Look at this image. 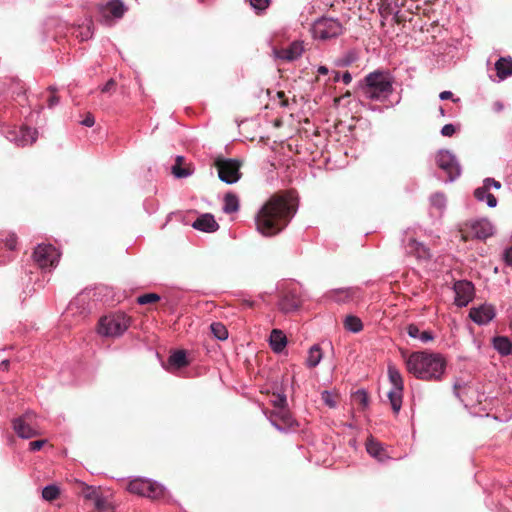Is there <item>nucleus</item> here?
<instances>
[{
  "mask_svg": "<svg viewBox=\"0 0 512 512\" xmlns=\"http://www.w3.org/2000/svg\"><path fill=\"white\" fill-rule=\"evenodd\" d=\"M297 199L290 191L271 195L255 216L256 230L265 237L282 232L297 212Z\"/></svg>",
  "mask_w": 512,
  "mask_h": 512,
  "instance_id": "obj_1",
  "label": "nucleus"
},
{
  "mask_svg": "<svg viewBox=\"0 0 512 512\" xmlns=\"http://www.w3.org/2000/svg\"><path fill=\"white\" fill-rule=\"evenodd\" d=\"M407 370L424 381H439L445 373L446 360L441 354L413 352L406 361Z\"/></svg>",
  "mask_w": 512,
  "mask_h": 512,
  "instance_id": "obj_2",
  "label": "nucleus"
},
{
  "mask_svg": "<svg viewBox=\"0 0 512 512\" xmlns=\"http://www.w3.org/2000/svg\"><path fill=\"white\" fill-rule=\"evenodd\" d=\"M392 84V79L388 73L374 71L364 78L361 91L367 99L383 101L392 94Z\"/></svg>",
  "mask_w": 512,
  "mask_h": 512,
  "instance_id": "obj_3",
  "label": "nucleus"
},
{
  "mask_svg": "<svg viewBox=\"0 0 512 512\" xmlns=\"http://www.w3.org/2000/svg\"><path fill=\"white\" fill-rule=\"evenodd\" d=\"M130 321L123 313L104 316L99 321L98 333L106 337H118L128 329Z\"/></svg>",
  "mask_w": 512,
  "mask_h": 512,
  "instance_id": "obj_4",
  "label": "nucleus"
},
{
  "mask_svg": "<svg viewBox=\"0 0 512 512\" xmlns=\"http://www.w3.org/2000/svg\"><path fill=\"white\" fill-rule=\"evenodd\" d=\"M492 234V225L487 220L467 221L461 224L458 230V235L464 242L472 239L484 240Z\"/></svg>",
  "mask_w": 512,
  "mask_h": 512,
  "instance_id": "obj_5",
  "label": "nucleus"
},
{
  "mask_svg": "<svg viewBox=\"0 0 512 512\" xmlns=\"http://www.w3.org/2000/svg\"><path fill=\"white\" fill-rule=\"evenodd\" d=\"M214 166L217 168L219 179L227 184L236 183L242 176L240 172L242 162L240 160L218 157Z\"/></svg>",
  "mask_w": 512,
  "mask_h": 512,
  "instance_id": "obj_6",
  "label": "nucleus"
},
{
  "mask_svg": "<svg viewBox=\"0 0 512 512\" xmlns=\"http://www.w3.org/2000/svg\"><path fill=\"white\" fill-rule=\"evenodd\" d=\"M342 31V24L333 18H321L313 26L315 37L323 40L337 37Z\"/></svg>",
  "mask_w": 512,
  "mask_h": 512,
  "instance_id": "obj_7",
  "label": "nucleus"
},
{
  "mask_svg": "<svg viewBox=\"0 0 512 512\" xmlns=\"http://www.w3.org/2000/svg\"><path fill=\"white\" fill-rule=\"evenodd\" d=\"M33 259L42 269L54 267L59 259V252L51 244H39L34 252Z\"/></svg>",
  "mask_w": 512,
  "mask_h": 512,
  "instance_id": "obj_8",
  "label": "nucleus"
},
{
  "mask_svg": "<svg viewBox=\"0 0 512 512\" xmlns=\"http://www.w3.org/2000/svg\"><path fill=\"white\" fill-rule=\"evenodd\" d=\"M128 491L133 494L157 499L163 494V489L157 483L144 479H135L128 484Z\"/></svg>",
  "mask_w": 512,
  "mask_h": 512,
  "instance_id": "obj_9",
  "label": "nucleus"
},
{
  "mask_svg": "<svg viewBox=\"0 0 512 512\" xmlns=\"http://www.w3.org/2000/svg\"><path fill=\"white\" fill-rule=\"evenodd\" d=\"M38 132L28 126H21L7 131V138L17 146L25 147L33 144L37 140Z\"/></svg>",
  "mask_w": 512,
  "mask_h": 512,
  "instance_id": "obj_10",
  "label": "nucleus"
},
{
  "mask_svg": "<svg viewBox=\"0 0 512 512\" xmlns=\"http://www.w3.org/2000/svg\"><path fill=\"white\" fill-rule=\"evenodd\" d=\"M35 418V414L27 412L24 415L13 419L12 425L15 433L24 439H30L37 436L38 431L32 427V421Z\"/></svg>",
  "mask_w": 512,
  "mask_h": 512,
  "instance_id": "obj_11",
  "label": "nucleus"
},
{
  "mask_svg": "<svg viewBox=\"0 0 512 512\" xmlns=\"http://www.w3.org/2000/svg\"><path fill=\"white\" fill-rule=\"evenodd\" d=\"M97 9L102 20L106 23H110L113 19L122 18L127 10L121 0H111L106 4H99Z\"/></svg>",
  "mask_w": 512,
  "mask_h": 512,
  "instance_id": "obj_12",
  "label": "nucleus"
},
{
  "mask_svg": "<svg viewBox=\"0 0 512 512\" xmlns=\"http://www.w3.org/2000/svg\"><path fill=\"white\" fill-rule=\"evenodd\" d=\"M437 166L444 170L450 180H454L460 174V167L454 157L447 150H441L436 155Z\"/></svg>",
  "mask_w": 512,
  "mask_h": 512,
  "instance_id": "obj_13",
  "label": "nucleus"
},
{
  "mask_svg": "<svg viewBox=\"0 0 512 512\" xmlns=\"http://www.w3.org/2000/svg\"><path fill=\"white\" fill-rule=\"evenodd\" d=\"M302 300L295 288H289L282 292L278 307L283 313H290L300 308Z\"/></svg>",
  "mask_w": 512,
  "mask_h": 512,
  "instance_id": "obj_14",
  "label": "nucleus"
},
{
  "mask_svg": "<svg viewBox=\"0 0 512 512\" xmlns=\"http://www.w3.org/2000/svg\"><path fill=\"white\" fill-rule=\"evenodd\" d=\"M453 290L455 292V304L459 307L467 306L474 297V286L469 281H456Z\"/></svg>",
  "mask_w": 512,
  "mask_h": 512,
  "instance_id": "obj_15",
  "label": "nucleus"
},
{
  "mask_svg": "<svg viewBox=\"0 0 512 512\" xmlns=\"http://www.w3.org/2000/svg\"><path fill=\"white\" fill-rule=\"evenodd\" d=\"M271 423L279 430H286L295 424L291 412L287 408L271 410L268 414Z\"/></svg>",
  "mask_w": 512,
  "mask_h": 512,
  "instance_id": "obj_16",
  "label": "nucleus"
},
{
  "mask_svg": "<svg viewBox=\"0 0 512 512\" xmlns=\"http://www.w3.org/2000/svg\"><path fill=\"white\" fill-rule=\"evenodd\" d=\"M469 317L479 325L489 323L495 317V309L492 305H481L470 309Z\"/></svg>",
  "mask_w": 512,
  "mask_h": 512,
  "instance_id": "obj_17",
  "label": "nucleus"
},
{
  "mask_svg": "<svg viewBox=\"0 0 512 512\" xmlns=\"http://www.w3.org/2000/svg\"><path fill=\"white\" fill-rule=\"evenodd\" d=\"M304 51L303 43L300 41L292 42L287 48L274 49V55L276 58L284 61H294L298 59Z\"/></svg>",
  "mask_w": 512,
  "mask_h": 512,
  "instance_id": "obj_18",
  "label": "nucleus"
},
{
  "mask_svg": "<svg viewBox=\"0 0 512 512\" xmlns=\"http://www.w3.org/2000/svg\"><path fill=\"white\" fill-rule=\"evenodd\" d=\"M74 490L76 494L93 503L101 495L100 487L90 486L79 480L75 481Z\"/></svg>",
  "mask_w": 512,
  "mask_h": 512,
  "instance_id": "obj_19",
  "label": "nucleus"
},
{
  "mask_svg": "<svg viewBox=\"0 0 512 512\" xmlns=\"http://www.w3.org/2000/svg\"><path fill=\"white\" fill-rule=\"evenodd\" d=\"M192 227L203 232L211 233L219 229V224L212 214L206 213L198 217L192 224Z\"/></svg>",
  "mask_w": 512,
  "mask_h": 512,
  "instance_id": "obj_20",
  "label": "nucleus"
},
{
  "mask_svg": "<svg viewBox=\"0 0 512 512\" xmlns=\"http://www.w3.org/2000/svg\"><path fill=\"white\" fill-rule=\"evenodd\" d=\"M287 344L285 334L279 329H273L270 334V346L275 353H280L284 350Z\"/></svg>",
  "mask_w": 512,
  "mask_h": 512,
  "instance_id": "obj_21",
  "label": "nucleus"
},
{
  "mask_svg": "<svg viewBox=\"0 0 512 512\" xmlns=\"http://www.w3.org/2000/svg\"><path fill=\"white\" fill-rule=\"evenodd\" d=\"M193 169L191 165H186L185 158L183 156H177L175 159V164L172 167V173L177 178L188 177L192 174Z\"/></svg>",
  "mask_w": 512,
  "mask_h": 512,
  "instance_id": "obj_22",
  "label": "nucleus"
},
{
  "mask_svg": "<svg viewBox=\"0 0 512 512\" xmlns=\"http://www.w3.org/2000/svg\"><path fill=\"white\" fill-rule=\"evenodd\" d=\"M493 347L502 356H508L512 354V342L506 336H497L493 339Z\"/></svg>",
  "mask_w": 512,
  "mask_h": 512,
  "instance_id": "obj_23",
  "label": "nucleus"
},
{
  "mask_svg": "<svg viewBox=\"0 0 512 512\" xmlns=\"http://www.w3.org/2000/svg\"><path fill=\"white\" fill-rule=\"evenodd\" d=\"M405 248L408 254L414 255L418 258H424L428 256V251L425 246L414 238L409 239Z\"/></svg>",
  "mask_w": 512,
  "mask_h": 512,
  "instance_id": "obj_24",
  "label": "nucleus"
},
{
  "mask_svg": "<svg viewBox=\"0 0 512 512\" xmlns=\"http://www.w3.org/2000/svg\"><path fill=\"white\" fill-rule=\"evenodd\" d=\"M495 69L497 72V76L500 79H505L512 75V59L510 58H500L495 63Z\"/></svg>",
  "mask_w": 512,
  "mask_h": 512,
  "instance_id": "obj_25",
  "label": "nucleus"
},
{
  "mask_svg": "<svg viewBox=\"0 0 512 512\" xmlns=\"http://www.w3.org/2000/svg\"><path fill=\"white\" fill-rule=\"evenodd\" d=\"M474 196L478 201L486 200L487 205L491 208L497 205L496 197L492 193H490L489 189L484 185L482 187L477 188L474 191Z\"/></svg>",
  "mask_w": 512,
  "mask_h": 512,
  "instance_id": "obj_26",
  "label": "nucleus"
},
{
  "mask_svg": "<svg viewBox=\"0 0 512 512\" xmlns=\"http://www.w3.org/2000/svg\"><path fill=\"white\" fill-rule=\"evenodd\" d=\"M168 364L176 369H180L189 364L184 350H177L173 352L168 358Z\"/></svg>",
  "mask_w": 512,
  "mask_h": 512,
  "instance_id": "obj_27",
  "label": "nucleus"
},
{
  "mask_svg": "<svg viewBox=\"0 0 512 512\" xmlns=\"http://www.w3.org/2000/svg\"><path fill=\"white\" fill-rule=\"evenodd\" d=\"M407 333L412 338H419L423 343L433 340V335L430 331H420L415 324H409L406 328Z\"/></svg>",
  "mask_w": 512,
  "mask_h": 512,
  "instance_id": "obj_28",
  "label": "nucleus"
},
{
  "mask_svg": "<svg viewBox=\"0 0 512 512\" xmlns=\"http://www.w3.org/2000/svg\"><path fill=\"white\" fill-rule=\"evenodd\" d=\"M225 213H235L239 210V199L236 194L228 192L224 196V207Z\"/></svg>",
  "mask_w": 512,
  "mask_h": 512,
  "instance_id": "obj_29",
  "label": "nucleus"
},
{
  "mask_svg": "<svg viewBox=\"0 0 512 512\" xmlns=\"http://www.w3.org/2000/svg\"><path fill=\"white\" fill-rule=\"evenodd\" d=\"M403 389H395L393 388L388 393V399L391 405V408L395 414H398L401 406H402V397H403Z\"/></svg>",
  "mask_w": 512,
  "mask_h": 512,
  "instance_id": "obj_30",
  "label": "nucleus"
},
{
  "mask_svg": "<svg viewBox=\"0 0 512 512\" xmlns=\"http://www.w3.org/2000/svg\"><path fill=\"white\" fill-rule=\"evenodd\" d=\"M388 377L393 385V388L395 389H403L404 388V382L402 375L400 371L396 368L395 365L389 364L388 365Z\"/></svg>",
  "mask_w": 512,
  "mask_h": 512,
  "instance_id": "obj_31",
  "label": "nucleus"
},
{
  "mask_svg": "<svg viewBox=\"0 0 512 512\" xmlns=\"http://www.w3.org/2000/svg\"><path fill=\"white\" fill-rule=\"evenodd\" d=\"M344 327L346 330H349L353 333H358L363 329V324L359 317L348 315L344 320Z\"/></svg>",
  "mask_w": 512,
  "mask_h": 512,
  "instance_id": "obj_32",
  "label": "nucleus"
},
{
  "mask_svg": "<svg viewBox=\"0 0 512 512\" xmlns=\"http://www.w3.org/2000/svg\"><path fill=\"white\" fill-rule=\"evenodd\" d=\"M322 359V352L318 345H313L309 350L307 365L311 368L316 367Z\"/></svg>",
  "mask_w": 512,
  "mask_h": 512,
  "instance_id": "obj_33",
  "label": "nucleus"
},
{
  "mask_svg": "<svg viewBox=\"0 0 512 512\" xmlns=\"http://www.w3.org/2000/svg\"><path fill=\"white\" fill-rule=\"evenodd\" d=\"M212 334L219 340H226L228 338V330L220 322H214L210 325Z\"/></svg>",
  "mask_w": 512,
  "mask_h": 512,
  "instance_id": "obj_34",
  "label": "nucleus"
},
{
  "mask_svg": "<svg viewBox=\"0 0 512 512\" xmlns=\"http://www.w3.org/2000/svg\"><path fill=\"white\" fill-rule=\"evenodd\" d=\"M60 489L56 485H48L42 490V497L47 501H53L58 498Z\"/></svg>",
  "mask_w": 512,
  "mask_h": 512,
  "instance_id": "obj_35",
  "label": "nucleus"
},
{
  "mask_svg": "<svg viewBox=\"0 0 512 512\" xmlns=\"http://www.w3.org/2000/svg\"><path fill=\"white\" fill-rule=\"evenodd\" d=\"M321 399L323 402L330 408H335L339 402V397L337 394H333L329 391H323L321 393Z\"/></svg>",
  "mask_w": 512,
  "mask_h": 512,
  "instance_id": "obj_36",
  "label": "nucleus"
},
{
  "mask_svg": "<svg viewBox=\"0 0 512 512\" xmlns=\"http://www.w3.org/2000/svg\"><path fill=\"white\" fill-rule=\"evenodd\" d=\"M366 450L371 456L381 459L380 455L383 448L378 442L369 440L366 444Z\"/></svg>",
  "mask_w": 512,
  "mask_h": 512,
  "instance_id": "obj_37",
  "label": "nucleus"
},
{
  "mask_svg": "<svg viewBox=\"0 0 512 512\" xmlns=\"http://www.w3.org/2000/svg\"><path fill=\"white\" fill-rule=\"evenodd\" d=\"M353 401L362 408H365L369 402L368 394L364 390H358L353 394Z\"/></svg>",
  "mask_w": 512,
  "mask_h": 512,
  "instance_id": "obj_38",
  "label": "nucleus"
},
{
  "mask_svg": "<svg viewBox=\"0 0 512 512\" xmlns=\"http://www.w3.org/2000/svg\"><path fill=\"white\" fill-rule=\"evenodd\" d=\"M271 403L274 407L273 410L287 408V398L285 395L282 394H273Z\"/></svg>",
  "mask_w": 512,
  "mask_h": 512,
  "instance_id": "obj_39",
  "label": "nucleus"
},
{
  "mask_svg": "<svg viewBox=\"0 0 512 512\" xmlns=\"http://www.w3.org/2000/svg\"><path fill=\"white\" fill-rule=\"evenodd\" d=\"M158 301H160V296L156 293L143 294L137 298V302L141 305L156 303Z\"/></svg>",
  "mask_w": 512,
  "mask_h": 512,
  "instance_id": "obj_40",
  "label": "nucleus"
},
{
  "mask_svg": "<svg viewBox=\"0 0 512 512\" xmlns=\"http://www.w3.org/2000/svg\"><path fill=\"white\" fill-rule=\"evenodd\" d=\"M48 91L50 92V96L47 99L48 108L52 109L60 102V97L56 94V88L53 86L48 87Z\"/></svg>",
  "mask_w": 512,
  "mask_h": 512,
  "instance_id": "obj_41",
  "label": "nucleus"
},
{
  "mask_svg": "<svg viewBox=\"0 0 512 512\" xmlns=\"http://www.w3.org/2000/svg\"><path fill=\"white\" fill-rule=\"evenodd\" d=\"M249 1H250V5L257 12H262V11L266 10L271 3V0H249Z\"/></svg>",
  "mask_w": 512,
  "mask_h": 512,
  "instance_id": "obj_42",
  "label": "nucleus"
},
{
  "mask_svg": "<svg viewBox=\"0 0 512 512\" xmlns=\"http://www.w3.org/2000/svg\"><path fill=\"white\" fill-rule=\"evenodd\" d=\"M3 241L7 249L14 250L17 245V236L13 233L8 234Z\"/></svg>",
  "mask_w": 512,
  "mask_h": 512,
  "instance_id": "obj_43",
  "label": "nucleus"
},
{
  "mask_svg": "<svg viewBox=\"0 0 512 512\" xmlns=\"http://www.w3.org/2000/svg\"><path fill=\"white\" fill-rule=\"evenodd\" d=\"M389 0H383L382 4L380 6V13L383 17H386L393 13V9L391 7V3L388 2Z\"/></svg>",
  "mask_w": 512,
  "mask_h": 512,
  "instance_id": "obj_44",
  "label": "nucleus"
},
{
  "mask_svg": "<svg viewBox=\"0 0 512 512\" xmlns=\"http://www.w3.org/2000/svg\"><path fill=\"white\" fill-rule=\"evenodd\" d=\"M94 506L99 512H104L109 508V504L102 498L101 495L94 502Z\"/></svg>",
  "mask_w": 512,
  "mask_h": 512,
  "instance_id": "obj_45",
  "label": "nucleus"
},
{
  "mask_svg": "<svg viewBox=\"0 0 512 512\" xmlns=\"http://www.w3.org/2000/svg\"><path fill=\"white\" fill-rule=\"evenodd\" d=\"M46 442L47 441L44 439L32 441L29 443V450L33 452L39 451L46 444Z\"/></svg>",
  "mask_w": 512,
  "mask_h": 512,
  "instance_id": "obj_46",
  "label": "nucleus"
},
{
  "mask_svg": "<svg viewBox=\"0 0 512 512\" xmlns=\"http://www.w3.org/2000/svg\"><path fill=\"white\" fill-rule=\"evenodd\" d=\"M456 129L452 124H446L441 129V134L446 137H451L455 133Z\"/></svg>",
  "mask_w": 512,
  "mask_h": 512,
  "instance_id": "obj_47",
  "label": "nucleus"
},
{
  "mask_svg": "<svg viewBox=\"0 0 512 512\" xmlns=\"http://www.w3.org/2000/svg\"><path fill=\"white\" fill-rule=\"evenodd\" d=\"M394 21L397 23V24H403L405 23L406 21H411V19H408L407 16L405 15V13L401 12V11H396L394 13Z\"/></svg>",
  "mask_w": 512,
  "mask_h": 512,
  "instance_id": "obj_48",
  "label": "nucleus"
},
{
  "mask_svg": "<svg viewBox=\"0 0 512 512\" xmlns=\"http://www.w3.org/2000/svg\"><path fill=\"white\" fill-rule=\"evenodd\" d=\"M483 185L486 186L489 190H490L491 187H494L496 189H499L501 187L500 182L496 181V180H494L492 178H486L484 180V184Z\"/></svg>",
  "mask_w": 512,
  "mask_h": 512,
  "instance_id": "obj_49",
  "label": "nucleus"
},
{
  "mask_svg": "<svg viewBox=\"0 0 512 512\" xmlns=\"http://www.w3.org/2000/svg\"><path fill=\"white\" fill-rule=\"evenodd\" d=\"M116 86V82L113 79L107 81V83L101 88L102 93L110 92Z\"/></svg>",
  "mask_w": 512,
  "mask_h": 512,
  "instance_id": "obj_50",
  "label": "nucleus"
},
{
  "mask_svg": "<svg viewBox=\"0 0 512 512\" xmlns=\"http://www.w3.org/2000/svg\"><path fill=\"white\" fill-rule=\"evenodd\" d=\"M84 126L92 127L95 123V118L91 113H87L84 120L81 122Z\"/></svg>",
  "mask_w": 512,
  "mask_h": 512,
  "instance_id": "obj_51",
  "label": "nucleus"
},
{
  "mask_svg": "<svg viewBox=\"0 0 512 512\" xmlns=\"http://www.w3.org/2000/svg\"><path fill=\"white\" fill-rule=\"evenodd\" d=\"M504 260L507 265L512 266V246L505 250Z\"/></svg>",
  "mask_w": 512,
  "mask_h": 512,
  "instance_id": "obj_52",
  "label": "nucleus"
},
{
  "mask_svg": "<svg viewBox=\"0 0 512 512\" xmlns=\"http://www.w3.org/2000/svg\"><path fill=\"white\" fill-rule=\"evenodd\" d=\"M277 97L280 99V105L282 107L288 106V99L286 98L284 91H278Z\"/></svg>",
  "mask_w": 512,
  "mask_h": 512,
  "instance_id": "obj_53",
  "label": "nucleus"
},
{
  "mask_svg": "<svg viewBox=\"0 0 512 512\" xmlns=\"http://www.w3.org/2000/svg\"><path fill=\"white\" fill-rule=\"evenodd\" d=\"M453 96L452 92L450 91H443L439 94V97L441 100H448L451 99Z\"/></svg>",
  "mask_w": 512,
  "mask_h": 512,
  "instance_id": "obj_54",
  "label": "nucleus"
},
{
  "mask_svg": "<svg viewBox=\"0 0 512 512\" xmlns=\"http://www.w3.org/2000/svg\"><path fill=\"white\" fill-rule=\"evenodd\" d=\"M352 80V76L351 74L347 71L343 74L342 76V81L345 83V84H349Z\"/></svg>",
  "mask_w": 512,
  "mask_h": 512,
  "instance_id": "obj_55",
  "label": "nucleus"
},
{
  "mask_svg": "<svg viewBox=\"0 0 512 512\" xmlns=\"http://www.w3.org/2000/svg\"><path fill=\"white\" fill-rule=\"evenodd\" d=\"M410 1L415 2L416 0H410ZM394 2L397 7H406L408 0H401L400 2H399V0H394Z\"/></svg>",
  "mask_w": 512,
  "mask_h": 512,
  "instance_id": "obj_56",
  "label": "nucleus"
},
{
  "mask_svg": "<svg viewBox=\"0 0 512 512\" xmlns=\"http://www.w3.org/2000/svg\"><path fill=\"white\" fill-rule=\"evenodd\" d=\"M9 368V360H3L0 363V371H7Z\"/></svg>",
  "mask_w": 512,
  "mask_h": 512,
  "instance_id": "obj_57",
  "label": "nucleus"
},
{
  "mask_svg": "<svg viewBox=\"0 0 512 512\" xmlns=\"http://www.w3.org/2000/svg\"><path fill=\"white\" fill-rule=\"evenodd\" d=\"M318 73H319V74L326 75V74L328 73V68H327V67H325V66H320V67L318 68Z\"/></svg>",
  "mask_w": 512,
  "mask_h": 512,
  "instance_id": "obj_58",
  "label": "nucleus"
},
{
  "mask_svg": "<svg viewBox=\"0 0 512 512\" xmlns=\"http://www.w3.org/2000/svg\"><path fill=\"white\" fill-rule=\"evenodd\" d=\"M413 9H414V2H411L410 5L407 4V11L410 13V14H413Z\"/></svg>",
  "mask_w": 512,
  "mask_h": 512,
  "instance_id": "obj_59",
  "label": "nucleus"
},
{
  "mask_svg": "<svg viewBox=\"0 0 512 512\" xmlns=\"http://www.w3.org/2000/svg\"><path fill=\"white\" fill-rule=\"evenodd\" d=\"M253 304H254V303H253V302H251V301H245V302H244V305H246V306H248V307H253Z\"/></svg>",
  "mask_w": 512,
  "mask_h": 512,
  "instance_id": "obj_60",
  "label": "nucleus"
},
{
  "mask_svg": "<svg viewBox=\"0 0 512 512\" xmlns=\"http://www.w3.org/2000/svg\"><path fill=\"white\" fill-rule=\"evenodd\" d=\"M91 36V33H90V29L87 28V31H86V38H89Z\"/></svg>",
  "mask_w": 512,
  "mask_h": 512,
  "instance_id": "obj_61",
  "label": "nucleus"
},
{
  "mask_svg": "<svg viewBox=\"0 0 512 512\" xmlns=\"http://www.w3.org/2000/svg\"><path fill=\"white\" fill-rule=\"evenodd\" d=\"M211 0H199L201 3H209Z\"/></svg>",
  "mask_w": 512,
  "mask_h": 512,
  "instance_id": "obj_62",
  "label": "nucleus"
},
{
  "mask_svg": "<svg viewBox=\"0 0 512 512\" xmlns=\"http://www.w3.org/2000/svg\"><path fill=\"white\" fill-rule=\"evenodd\" d=\"M43 110V106H39V112Z\"/></svg>",
  "mask_w": 512,
  "mask_h": 512,
  "instance_id": "obj_63",
  "label": "nucleus"
}]
</instances>
